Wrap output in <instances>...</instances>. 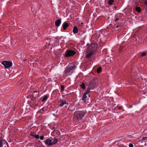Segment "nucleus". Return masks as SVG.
<instances>
[{
	"label": "nucleus",
	"mask_w": 147,
	"mask_h": 147,
	"mask_svg": "<svg viewBox=\"0 0 147 147\" xmlns=\"http://www.w3.org/2000/svg\"><path fill=\"white\" fill-rule=\"evenodd\" d=\"M76 67V64L74 63H70L69 65L65 67L63 77H67L71 75Z\"/></svg>",
	"instance_id": "nucleus-1"
},
{
	"label": "nucleus",
	"mask_w": 147,
	"mask_h": 147,
	"mask_svg": "<svg viewBox=\"0 0 147 147\" xmlns=\"http://www.w3.org/2000/svg\"><path fill=\"white\" fill-rule=\"evenodd\" d=\"M86 112L82 111H76L74 113V119L75 121L79 122L81 121L86 114Z\"/></svg>",
	"instance_id": "nucleus-2"
},
{
	"label": "nucleus",
	"mask_w": 147,
	"mask_h": 147,
	"mask_svg": "<svg viewBox=\"0 0 147 147\" xmlns=\"http://www.w3.org/2000/svg\"><path fill=\"white\" fill-rule=\"evenodd\" d=\"M91 47V48L92 49V50L90 53H89L87 54L86 56V57L87 58H90L91 56L93 55L94 53L93 51L94 50H96V46H95V45H92L90 47Z\"/></svg>",
	"instance_id": "nucleus-3"
},
{
	"label": "nucleus",
	"mask_w": 147,
	"mask_h": 147,
	"mask_svg": "<svg viewBox=\"0 0 147 147\" xmlns=\"http://www.w3.org/2000/svg\"><path fill=\"white\" fill-rule=\"evenodd\" d=\"M76 53L75 51L72 50H67L65 53V56L67 57H71L74 55Z\"/></svg>",
	"instance_id": "nucleus-4"
},
{
	"label": "nucleus",
	"mask_w": 147,
	"mask_h": 147,
	"mask_svg": "<svg viewBox=\"0 0 147 147\" xmlns=\"http://www.w3.org/2000/svg\"><path fill=\"white\" fill-rule=\"evenodd\" d=\"M2 64L6 68L11 67L12 65V63L11 62L6 61H3L2 62Z\"/></svg>",
	"instance_id": "nucleus-5"
},
{
	"label": "nucleus",
	"mask_w": 147,
	"mask_h": 147,
	"mask_svg": "<svg viewBox=\"0 0 147 147\" xmlns=\"http://www.w3.org/2000/svg\"><path fill=\"white\" fill-rule=\"evenodd\" d=\"M43 142L45 143V144L47 146H49L52 145V140L49 138L43 141Z\"/></svg>",
	"instance_id": "nucleus-6"
},
{
	"label": "nucleus",
	"mask_w": 147,
	"mask_h": 147,
	"mask_svg": "<svg viewBox=\"0 0 147 147\" xmlns=\"http://www.w3.org/2000/svg\"><path fill=\"white\" fill-rule=\"evenodd\" d=\"M96 85V84L94 82H91L89 84L88 87V88L92 89L95 87Z\"/></svg>",
	"instance_id": "nucleus-7"
},
{
	"label": "nucleus",
	"mask_w": 147,
	"mask_h": 147,
	"mask_svg": "<svg viewBox=\"0 0 147 147\" xmlns=\"http://www.w3.org/2000/svg\"><path fill=\"white\" fill-rule=\"evenodd\" d=\"M67 102L65 100H61V101L59 102V105L60 107H62L64 105H65L67 104Z\"/></svg>",
	"instance_id": "nucleus-8"
},
{
	"label": "nucleus",
	"mask_w": 147,
	"mask_h": 147,
	"mask_svg": "<svg viewBox=\"0 0 147 147\" xmlns=\"http://www.w3.org/2000/svg\"><path fill=\"white\" fill-rule=\"evenodd\" d=\"M61 18L58 19L55 22V26H59L61 24Z\"/></svg>",
	"instance_id": "nucleus-9"
},
{
	"label": "nucleus",
	"mask_w": 147,
	"mask_h": 147,
	"mask_svg": "<svg viewBox=\"0 0 147 147\" xmlns=\"http://www.w3.org/2000/svg\"><path fill=\"white\" fill-rule=\"evenodd\" d=\"M69 26V24L68 23L64 22L62 25L63 29L64 30H65L66 28Z\"/></svg>",
	"instance_id": "nucleus-10"
},
{
	"label": "nucleus",
	"mask_w": 147,
	"mask_h": 147,
	"mask_svg": "<svg viewBox=\"0 0 147 147\" xmlns=\"http://www.w3.org/2000/svg\"><path fill=\"white\" fill-rule=\"evenodd\" d=\"M39 96V93L38 91H35L32 94V96L33 97H36L37 96Z\"/></svg>",
	"instance_id": "nucleus-11"
},
{
	"label": "nucleus",
	"mask_w": 147,
	"mask_h": 147,
	"mask_svg": "<svg viewBox=\"0 0 147 147\" xmlns=\"http://www.w3.org/2000/svg\"><path fill=\"white\" fill-rule=\"evenodd\" d=\"M73 32L74 34H76L78 32V29L77 27L76 26H74L73 30Z\"/></svg>",
	"instance_id": "nucleus-12"
},
{
	"label": "nucleus",
	"mask_w": 147,
	"mask_h": 147,
	"mask_svg": "<svg viewBox=\"0 0 147 147\" xmlns=\"http://www.w3.org/2000/svg\"><path fill=\"white\" fill-rule=\"evenodd\" d=\"M49 95H44L43 99L42 100V101H45L49 97Z\"/></svg>",
	"instance_id": "nucleus-13"
},
{
	"label": "nucleus",
	"mask_w": 147,
	"mask_h": 147,
	"mask_svg": "<svg viewBox=\"0 0 147 147\" xmlns=\"http://www.w3.org/2000/svg\"><path fill=\"white\" fill-rule=\"evenodd\" d=\"M86 94H86L85 93L83 94V96L82 100L84 102H86V98L87 97Z\"/></svg>",
	"instance_id": "nucleus-14"
},
{
	"label": "nucleus",
	"mask_w": 147,
	"mask_h": 147,
	"mask_svg": "<svg viewBox=\"0 0 147 147\" xmlns=\"http://www.w3.org/2000/svg\"><path fill=\"white\" fill-rule=\"evenodd\" d=\"M102 71V67H99L96 70L97 73L98 74H99L101 73Z\"/></svg>",
	"instance_id": "nucleus-15"
},
{
	"label": "nucleus",
	"mask_w": 147,
	"mask_h": 147,
	"mask_svg": "<svg viewBox=\"0 0 147 147\" xmlns=\"http://www.w3.org/2000/svg\"><path fill=\"white\" fill-rule=\"evenodd\" d=\"M135 9L138 13L140 12L141 11V9L139 7H136Z\"/></svg>",
	"instance_id": "nucleus-16"
},
{
	"label": "nucleus",
	"mask_w": 147,
	"mask_h": 147,
	"mask_svg": "<svg viewBox=\"0 0 147 147\" xmlns=\"http://www.w3.org/2000/svg\"><path fill=\"white\" fill-rule=\"evenodd\" d=\"M58 140L56 138H54V141L52 142V145L55 144L57 143Z\"/></svg>",
	"instance_id": "nucleus-17"
},
{
	"label": "nucleus",
	"mask_w": 147,
	"mask_h": 147,
	"mask_svg": "<svg viewBox=\"0 0 147 147\" xmlns=\"http://www.w3.org/2000/svg\"><path fill=\"white\" fill-rule=\"evenodd\" d=\"M114 1V0H109L108 3L110 5H112Z\"/></svg>",
	"instance_id": "nucleus-18"
},
{
	"label": "nucleus",
	"mask_w": 147,
	"mask_h": 147,
	"mask_svg": "<svg viewBox=\"0 0 147 147\" xmlns=\"http://www.w3.org/2000/svg\"><path fill=\"white\" fill-rule=\"evenodd\" d=\"M81 88L83 89H84L85 88V85L84 83H82V84L80 86Z\"/></svg>",
	"instance_id": "nucleus-19"
},
{
	"label": "nucleus",
	"mask_w": 147,
	"mask_h": 147,
	"mask_svg": "<svg viewBox=\"0 0 147 147\" xmlns=\"http://www.w3.org/2000/svg\"><path fill=\"white\" fill-rule=\"evenodd\" d=\"M61 92H63L64 90L65 87L63 85H61Z\"/></svg>",
	"instance_id": "nucleus-20"
},
{
	"label": "nucleus",
	"mask_w": 147,
	"mask_h": 147,
	"mask_svg": "<svg viewBox=\"0 0 147 147\" xmlns=\"http://www.w3.org/2000/svg\"><path fill=\"white\" fill-rule=\"evenodd\" d=\"M116 16H115V18L114 22H116L119 20V18L118 17L116 18Z\"/></svg>",
	"instance_id": "nucleus-21"
},
{
	"label": "nucleus",
	"mask_w": 147,
	"mask_h": 147,
	"mask_svg": "<svg viewBox=\"0 0 147 147\" xmlns=\"http://www.w3.org/2000/svg\"><path fill=\"white\" fill-rule=\"evenodd\" d=\"M91 89L89 88H88V89L87 90V91L85 92V93L87 94L88 93H89L90 92V90Z\"/></svg>",
	"instance_id": "nucleus-22"
},
{
	"label": "nucleus",
	"mask_w": 147,
	"mask_h": 147,
	"mask_svg": "<svg viewBox=\"0 0 147 147\" xmlns=\"http://www.w3.org/2000/svg\"><path fill=\"white\" fill-rule=\"evenodd\" d=\"M146 55V53L144 52H143L142 53L141 55L142 56H144Z\"/></svg>",
	"instance_id": "nucleus-23"
},
{
	"label": "nucleus",
	"mask_w": 147,
	"mask_h": 147,
	"mask_svg": "<svg viewBox=\"0 0 147 147\" xmlns=\"http://www.w3.org/2000/svg\"><path fill=\"white\" fill-rule=\"evenodd\" d=\"M3 143L2 141H0V147H3Z\"/></svg>",
	"instance_id": "nucleus-24"
},
{
	"label": "nucleus",
	"mask_w": 147,
	"mask_h": 147,
	"mask_svg": "<svg viewBox=\"0 0 147 147\" xmlns=\"http://www.w3.org/2000/svg\"><path fill=\"white\" fill-rule=\"evenodd\" d=\"M147 138V137H144L142 138V140H146Z\"/></svg>",
	"instance_id": "nucleus-25"
},
{
	"label": "nucleus",
	"mask_w": 147,
	"mask_h": 147,
	"mask_svg": "<svg viewBox=\"0 0 147 147\" xmlns=\"http://www.w3.org/2000/svg\"><path fill=\"white\" fill-rule=\"evenodd\" d=\"M34 137H35L36 139H38L39 138V136L38 134L35 135V136Z\"/></svg>",
	"instance_id": "nucleus-26"
},
{
	"label": "nucleus",
	"mask_w": 147,
	"mask_h": 147,
	"mask_svg": "<svg viewBox=\"0 0 147 147\" xmlns=\"http://www.w3.org/2000/svg\"><path fill=\"white\" fill-rule=\"evenodd\" d=\"M40 139L41 140H43L44 139V137L43 136H41L40 137Z\"/></svg>",
	"instance_id": "nucleus-27"
},
{
	"label": "nucleus",
	"mask_w": 147,
	"mask_h": 147,
	"mask_svg": "<svg viewBox=\"0 0 147 147\" xmlns=\"http://www.w3.org/2000/svg\"><path fill=\"white\" fill-rule=\"evenodd\" d=\"M35 135L34 134V133H31V134H30V136H33V137H34V136H35Z\"/></svg>",
	"instance_id": "nucleus-28"
},
{
	"label": "nucleus",
	"mask_w": 147,
	"mask_h": 147,
	"mask_svg": "<svg viewBox=\"0 0 147 147\" xmlns=\"http://www.w3.org/2000/svg\"><path fill=\"white\" fill-rule=\"evenodd\" d=\"M129 147H133V145L132 144L130 143L129 145Z\"/></svg>",
	"instance_id": "nucleus-29"
},
{
	"label": "nucleus",
	"mask_w": 147,
	"mask_h": 147,
	"mask_svg": "<svg viewBox=\"0 0 147 147\" xmlns=\"http://www.w3.org/2000/svg\"><path fill=\"white\" fill-rule=\"evenodd\" d=\"M144 3L145 5H147V1L145 0L144 2Z\"/></svg>",
	"instance_id": "nucleus-30"
},
{
	"label": "nucleus",
	"mask_w": 147,
	"mask_h": 147,
	"mask_svg": "<svg viewBox=\"0 0 147 147\" xmlns=\"http://www.w3.org/2000/svg\"><path fill=\"white\" fill-rule=\"evenodd\" d=\"M121 108H122V107H119V109H121Z\"/></svg>",
	"instance_id": "nucleus-31"
},
{
	"label": "nucleus",
	"mask_w": 147,
	"mask_h": 147,
	"mask_svg": "<svg viewBox=\"0 0 147 147\" xmlns=\"http://www.w3.org/2000/svg\"><path fill=\"white\" fill-rule=\"evenodd\" d=\"M119 26H118V25H117V26H116V28H119Z\"/></svg>",
	"instance_id": "nucleus-32"
},
{
	"label": "nucleus",
	"mask_w": 147,
	"mask_h": 147,
	"mask_svg": "<svg viewBox=\"0 0 147 147\" xmlns=\"http://www.w3.org/2000/svg\"><path fill=\"white\" fill-rule=\"evenodd\" d=\"M117 7L116 6H115V9H116V8H117Z\"/></svg>",
	"instance_id": "nucleus-33"
},
{
	"label": "nucleus",
	"mask_w": 147,
	"mask_h": 147,
	"mask_svg": "<svg viewBox=\"0 0 147 147\" xmlns=\"http://www.w3.org/2000/svg\"><path fill=\"white\" fill-rule=\"evenodd\" d=\"M56 91H57V92H59V91L58 90H56Z\"/></svg>",
	"instance_id": "nucleus-34"
},
{
	"label": "nucleus",
	"mask_w": 147,
	"mask_h": 147,
	"mask_svg": "<svg viewBox=\"0 0 147 147\" xmlns=\"http://www.w3.org/2000/svg\"><path fill=\"white\" fill-rule=\"evenodd\" d=\"M21 79H21L20 80V82H21Z\"/></svg>",
	"instance_id": "nucleus-35"
}]
</instances>
